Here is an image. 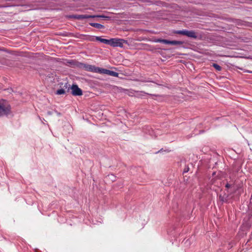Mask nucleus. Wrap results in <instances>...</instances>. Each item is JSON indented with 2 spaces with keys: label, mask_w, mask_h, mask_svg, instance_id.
Here are the masks:
<instances>
[{
  "label": "nucleus",
  "mask_w": 252,
  "mask_h": 252,
  "mask_svg": "<svg viewBox=\"0 0 252 252\" xmlns=\"http://www.w3.org/2000/svg\"><path fill=\"white\" fill-rule=\"evenodd\" d=\"M11 114V107L10 104L0 103V117L7 116Z\"/></svg>",
  "instance_id": "nucleus-1"
},
{
  "label": "nucleus",
  "mask_w": 252,
  "mask_h": 252,
  "mask_svg": "<svg viewBox=\"0 0 252 252\" xmlns=\"http://www.w3.org/2000/svg\"><path fill=\"white\" fill-rule=\"evenodd\" d=\"M124 43L128 44L127 41L126 40L123 39H119V38H111V39L110 46H111L112 47H123Z\"/></svg>",
  "instance_id": "nucleus-2"
},
{
  "label": "nucleus",
  "mask_w": 252,
  "mask_h": 252,
  "mask_svg": "<svg viewBox=\"0 0 252 252\" xmlns=\"http://www.w3.org/2000/svg\"><path fill=\"white\" fill-rule=\"evenodd\" d=\"M71 94L74 96H80L82 95L83 93L81 89L76 84H73L71 87Z\"/></svg>",
  "instance_id": "nucleus-3"
},
{
  "label": "nucleus",
  "mask_w": 252,
  "mask_h": 252,
  "mask_svg": "<svg viewBox=\"0 0 252 252\" xmlns=\"http://www.w3.org/2000/svg\"><path fill=\"white\" fill-rule=\"evenodd\" d=\"M94 16H92L90 15H78V14H72L69 15L67 16L68 18L75 19L77 20H82L88 18H94Z\"/></svg>",
  "instance_id": "nucleus-4"
},
{
  "label": "nucleus",
  "mask_w": 252,
  "mask_h": 252,
  "mask_svg": "<svg viewBox=\"0 0 252 252\" xmlns=\"http://www.w3.org/2000/svg\"><path fill=\"white\" fill-rule=\"evenodd\" d=\"M185 35L188 36V37L192 38L193 39L197 38V33L194 31H187L185 30Z\"/></svg>",
  "instance_id": "nucleus-5"
},
{
  "label": "nucleus",
  "mask_w": 252,
  "mask_h": 252,
  "mask_svg": "<svg viewBox=\"0 0 252 252\" xmlns=\"http://www.w3.org/2000/svg\"><path fill=\"white\" fill-rule=\"evenodd\" d=\"M95 40L97 41H99L102 43H103L106 44L110 45V42H111V39H106L102 38L99 36H95Z\"/></svg>",
  "instance_id": "nucleus-6"
},
{
  "label": "nucleus",
  "mask_w": 252,
  "mask_h": 252,
  "mask_svg": "<svg viewBox=\"0 0 252 252\" xmlns=\"http://www.w3.org/2000/svg\"><path fill=\"white\" fill-rule=\"evenodd\" d=\"M92 65H88L83 63H80L79 67H83L85 68V69L87 71H91L92 70Z\"/></svg>",
  "instance_id": "nucleus-7"
},
{
  "label": "nucleus",
  "mask_w": 252,
  "mask_h": 252,
  "mask_svg": "<svg viewBox=\"0 0 252 252\" xmlns=\"http://www.w3.org/2000/svg\"><path fill=\"white\" fill-rule=\"evenodd\" d=\"M90 25L91 26L94 27L96 29H103L104 28V26L100 24L96 23H90Z\"/></svg>",
  "instance_id": "nucleus-8"
},
{
  "label": "nucleus",
  "mask_w": 252,
  "mask_h": 252,
  "mask_svg": "<svg viewBox=\"0 0 252 252\" xmlns=\"http://www.w3.org/2000/svg\"><path fill=\"white\" fill-rule=\"evenodd\" d=\"M155 41L156 42H160V43H162L166 44H169V40H167V39H165L158 38V39H156L155 40Z\"/></svg>",
  "instance_id": "nucleus-9"
},
{
  "label": "nucleus",
  "mask_w": 252,
  "mask_h": 252,
  "mask_svg": "<svg viewBox=\"0 0 252 252\" xmlns=\"http://www.w3.org/2000/svg\"><path fill=\"white\" fill-rule=\"evenodd\" d=\"M184 43V41H177V40H169V44H171V45H182Z\"/></svg>",
  "instance_id": "nucleus-10"
},
{
  "label": "nucleus",
  "mask_w": 252,
  "mask_h": 252,
  "mask_svg": "<svg viewBox=\"0 0 252 252\" xmlns=\"http://www.w3.org/2000/svg\"><path fill=\"white\" fill-rule=\"evenodd\" d=\"M150 86L151 88L155 90H159V88L162 87L161 85L156 83L151 85Z\"/></svg>",
  "instance_id": "nucleus-11"
},
{
  "label": "nucleus",
  "mask_w": 252,
  "mask_h": 252,
  "mask_svg": "<svg viewBox=\"0 0 252 252\" xmlns=\"http://www.w3.org/2000/svg\"><path fill=\"white\" fill-rule=\"evenodd\" d=\"M92 16H94V18H103L105 19L106 20H110L111 17L108 16H105L104 15H92Z\"/></svg>",
  "instance_id": "nucleus-12"
},
{
  "label": "nucleus",
  "mask_w": 252,
  "mask_h": 252,
  "mask_svg": "<svg viewBox=\"0 0 252 252\" xmlns=\"http://www.w3.org/2000/svg\"><path fill=\"white\" fill-rule=\"evenodd\" d=\"M185 30H178V31H174L173 33L174 34H181L185 35Z\"/></svg>",
  "instance_id": "nucleus-13"
},
{
  "label": "nucleus",
  "mask_w": 252,
  "mask_h": 252,
  "mask_svg": "<svg viewBox=\"0 0 252 252\" xmlns=\"http://www.w3.org/2000/svg\"><path fill=\"white\" fill-rule=\"evenodd\" d=\"M108 72V75H111L112 76H115V77H118L119 73L116 72H114L113 71L109 70V72Z\"/></svg>",
  "instance_id": "nucleus-14"
},
{
  "label": "nucleus",
  "mask_w": 252,
  "mask_h": 252,
  "mask_svg": "<svg viewBox=\"0 0 252 252\" xmlns=\"http://www.w3.org/2000/svg\"><path fill=\"white\" fill-rule=\"evenodd\" d=\"M212 66H213L218 71H220L222 69V67L217 63H213Z\"/></svg>",
  "instance_id": "nucleus-15"
},
{
  "label": "nucleus",
  "mask_w": 252,
  "mask_h": 252,
  "mask_svg": "<svg viewBox=\"0 0 252 252\" xmlns=\"http://www.w3.org/2000/svg\"><path fill=\"white\" fill-rule=\"evenodd\" d=\"M100 71V68L98 67H95L94 66H92V72H96V73H99V71Z\"/></svg>",
  "instance_id": "nucleus-16"
},
{
  "label": "nucleus",
  "mask_w": 252,
  "mask_h": 252,
  "mask_svg": "<svg viewBox=\"0 0 252 252\" xmlns=\"http://www.w3.org/2000/svg\"><path fill=\"white\" fill-rule=\"evenodd\" d=\"M109 70H108V69L100 68V71H99V73L108 75V72H109Z\"/></svg>",
  "instance_id": "nucleus-17"
},
{
  "label": "nucleus",
  "mask_w": 252,
  "mask_h": 252,
  "mask_svg": "<svg viewBox=\"0 0 252 252\" xmlns=\"http://www.w3.org/2000/svg\"><path fill=\"white\" fill-rule=\"evenodd\" d=\"M65 92L64 90L63 89H61L58 90L57 91L56 94L61 95V94H65Z\"/></svg>",
  "instance_id": "nucleus-18"
},
{
  "label": "nucleus",
  "mask_w": 252,
  "mask_h": 252,
  "mask_svg": "<svg viewBox=\"0 0 252 252\" xmlns=\"http://www.w3.org/2000/svg\"><path fill=\"white\" fill-rule=\"evenodd\" d=\"M87 39L89 41H94V39L93 36H88L87 38Z\"/></svg>",
  "instance_id": "nucleus-19"
},
{
  "label": "nucleus",
  "mask_w": 252,
  "mask_h": 252,
  "mask_svg": "<svg viewBox=\"0 0 252 252\" xmlns=\"http://www.w3.org/2000/svg\"><path fill=\"white\" fill-rule=\"evenodd\" d=\"M69 34H71V33L68 34V33L65 32V33H60L59 34V35H62V36H67Z\"/></svg>",
  "instance_id": "nucleus-20"
},
{
  "label": "nucleus",
  "mask_w": 252,
  "mask_h": 252,
  "mask_svg": "<svg viewBox=\"0 0 252 252\" xmlns=\"http://www.w3.org/2000/svg\"><path fill=\"white\" fill-rule=\"evenodd\" d=\"M64 87H65V88H68L67 92H68L69 91L70 85H68L67 83H66L64 86Z\"/></svg>",
  "instance_id": "nucleus-21"
},
{
  "label": "nucleus",
  "mask_w": 252,
  "mask_h": 252,
  "mask_svg": "<svg viewBox=\"0 0 252 252\" xmlns=\"http://www.w3.org/2000/svg\"><path fill=\"white\" fill-rule=\"evenodd\" d=\"M2 51H3L6 53H9V54H13V53L14 52L13 51H10V50H7V49H3Z\"/></svg>",
  "instance_id": "nucleus-22"
},
{
  "label": "nucleus",
  "mask_w": 252,
  "mask_h": 252,
  "mask_svg": "<svg viewBox=\"0 0 252 252\" xmlns=\"http://www.w3.org/2000/svg\"><path fill=\"white\" fill-rule=\"evenodd\" d=\"M46 77H49V78H53L54 77V76H53V74L52 73H48V74L46 75Z\"/></svg>",
  "instance_id": "nucleus-23"
},
{
  "label": "nucleus",
  "mask_w": 252,
  "mask_h": 252,
  "mask_svg": "<svg viewBox=\"0 0 252 252\" xmlns=\"http://www.w3.org/2000/svg\"><path fill=\"white\" fill-rule=\"evenodd\" d=\"M146 94L150 95H153L156 96H160V95L158 94H149V93H146Z\"/></svg>",
  "instance_id": "nucleus-24"
},
{
  "label": "nucleus",
  "mask_w": 252,
  "mask_h": 252,
  "mask_svg": "<svg viewBox=\"0 0 252 252\" xmlns=\"http://www.w3.org/2000/svg\"><path fill=\"white\" fill-rule=\"evenodd\" d=\"M189 170V167H187V168H185L184 170V173H186V172H188Z\"/></svg>",
  "instance_id": "nucleus-25"
},
{
  "label": "nucleus",
  "mask_w": 252,
  "mask_h": 252,
  "mask_svg": "<svg viewBox=\"0 0 252 252\" xmlns=\"http://www.w3.org/2000/svg\"><path fill=\"white\" fill-rule=\"evenodd\" d=\"M230 186H230V185L229 184H228V183H227V184H226V185H225V187H226V188H230Z\"/></svg>",
  "instance_id": "nucleus-26"
},
{
  "label": "nucleus",
  "mask_w": 252,
  "mask_h": 252,
  "mask_svg": "<svg viewBox=\"0 0 252 252\" xmlns=\"http://www.w3.org/2000/svg\"><path fill=\"white\" fill-rule=\"evenodd\" d=\"M47 114L48 115H51L52 114V111H48Z\"/></svg>",
  "instance_id": "nucleus-27"
},
{
  "label": "nucleus",
  "mask_w": 252,
  "mask_h": 252,
  "mask_svg": "<svg viewBox=\"0 0 252 252\" xmlns=\"http://www.w3.org/2000/svg\"><path fill=\"white\" fill-rule=\"evenodd\" d=\"M246 72H249V73H252V71H249V70L246 71Z\"/></svg>",
  "instance_id": "nucleus-28"
}]
</instances>
